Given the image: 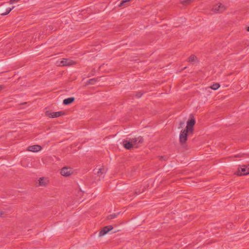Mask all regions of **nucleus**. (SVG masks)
Here are the masks:
<instances>
[{"label": "nucleus", "instance_id": "nucleus-1", "mask_svg": "<svg viewBox=\"0 0 249 249\" xmlns=\"http://www.w3.org/2000/svg\"><path fill=\"white\" fill-rule=\"evenodd\" d=\"M196 120L193 116H190L186 122V125L184 127V123L180 122L178 128L180 129L179 141L181 145L185 146L187 143L190 136L194 132Z\"/></svg>", "mask_w": 249, "mask_h": 249}, {"label": "nucleus", "instance_id": "nucleus-2", "mask_svg": "<svg viewBox=\"0 0 249 249\" xmlns=\"http://www.w3.org/2000/svg\"><path fill=\"white\" fill-rule=\"evenodd\" d=\"M141 138L134 137L124 140L123 141V145L125 149L131 150L133 148L137 147L138 143L141 142Z\"/></svg>", "mask_w": 249, "mask_h": 249}, {"label": "nucleus", "instance_id": "nucleus-3", "mask_svg": "<svg viewBox=\"0 0 249 249\" xmlns=\"http://www.w3.org/2000/svg\"><path fill=\"white\" fill-rule=\"evenodd\" d=\"M228 10V7L223 3L218 1L211 6V11L215 14H222Z\"/></svg>", "mask_w": 249, "mask_h": 249}, {"label": "nucleus", "instance_id": "nucleus-4", "mask_svg": "<svg viewBox=\"0 0 249 249\" xmlns=\"http://www.w3.org/2000/svg\"><path fill=\"white\" fill-rule=\"evenodd\" d=\"M45 116L48 119H55L64 116L66 113L64 110L54 111L53 110L49 109L46 110L45 113Z\"/></svg>", "mask_w": 249, "mask_h": 249}, {"label": "nucleus", "instance_id": "nucleus-5", "mask_svg": "<svg viewBox=\"0 0 249 249\" xmlns=\"http://www.w3.org/2000/svg\"><path fill=\"white\" fill-rule=\"evenodd\" d=\"M234 174L237 176H244L249 175V164L239 165Z\"/></svg>", "mask_w": 249, "mask_h": 249}, {"label": "nucleus", "instance_id": "nucleus-6", "mask_svg": "<svg viewBox=\"0 0 249 249\" xmlns=\"http://www.w3.org/2000/svg\"><path fill=\"white\" fill-rule=\"evenodd\" d=\"M60 175L64 178H69L74 174V170L70 166H65L59 170Z\"/></svg>", "mask_w": 249, "mask_h": 249}, {"label": "nucleus", "instance_id": "nucleus-7", "mask_svg": "<svg viewBox=\"0 0 249 249\" xmlns=\"http://www.w3.org/2000/svg\"><path fill=\"white\" fill-rule=\"evenodd\" d=\"M50 183V179L48 177H41L36 179L35 185L37 187H46Z\"/></svg>", "mask_w": 249, "mask_h": 249}, {"label": "nucleus", "instance_id": "nucleus-8", "mask_svg": "<svg viewBox=\"0 0 249 249\" xmlns=\"http://www.w3.org/2000/svg\"><path fill=\"white\" fill-rule=\"evenodd\" d=\"M76 64V61L68 58H62L61 60L57 61L56 63L57 65L59 67L71 66Z\"/></svg>", "mask_w": 249, "mask_h": 249}, {"label": "nucleus", "instance_id": "nucleus-9", "mask_svg": "<svg viewBox=\"0 0 249 249\" xmlns=\"http://www.w3.org/2000/svg\"><path fill=\"white\" fill-rule=\"evenodd\" d=\"M42 147L39 144H33L29 145L26 148V151L32 153H38L42 150Z\"/></svg>", "mask_w": 249, "mask_h": 249}, {"label": "nucleus", "instance_id": "nucleus-10", "mask_svg": "<svg viewBox=\"0 0 249 249\" xmlns=\"http://www.w3.org/2000/svg\"><path fill=\"white\" fill-rule=\"evenodd\" d=\"M113 227L111 225L104 227L99 231L98 236L99 237H102L107 234L109 231H111Z\"/></svg>", "mask_w": 249, "mask_h": 249}, {"label": "nucleus", "instance_id": "nucleus-11", "mask_svg": "<svg viewBox=\"0 0 249 249\" xmlns=\"http://www.w3.org/2000/svg\"><path fill=\"white\" fill-rule=\"evenodd\" d=\"M96 170L97 176L101 177L106 173L107 168L104 165H101L97 167Z\"/></svg>", "mask_w": 249, "mask_h": 249}, {"label": "nucleus", "instance_id": "nucleus-12", "mask_svg": "<svg viewBox=\"0 0 249 249\" xmlns=\"http://www.w3.org/2000/svg\"><path fill=\"white\" fill-rule=\"evenodd\" d=\"M179 3L183 6L186 7L191 5L194 1V0H179Z\"/></svg>", "mask_w": 249, "mask_h": 249}, {"label": "nucleus", "instance_id": "nucleus-13", "mask_svg": "<svg viewBox=\"0 0 249 249\" xmlns=\"http://www.w3.org/2000/svg\"><path fill=\"white\" fill-rule=\"evenodd\" d=\"M74 100L75 99L74 97H70L64 99L63 101V103L64 105H68L74 102Z\"/></svg>", "mask_w": 249, "mask_h": 249}, {"label": "nucleus", "instance_id": "nucleus-14", "mask_svg": "<svg viewBox=\"0 0 249 249\" xmlns=\"http://www.w3.org/2000/svg\"><path fill=\"white\" fill-rule=\"evenodd\" d=\"M197 60V57L194 54H191L187 58V61L189 62H196Z\"/></svg>", "mask_w": 249, "mask_h": 249}, {"label": "nucleus", "instance_id": "nucleus-15", "mask_svg": "<svg viewBox=\"0 0 249 249\" xmlns=\"http://www.w3.org/2000/svg\"><path fill=\"white\" fill-rule=\"evenodd\" d=\"M97 81V79L96 78L90 79L87 81L85 85L88 86V85H94L96 83Z\"/></svg>", "mask_w": 249, "mask_h": 249}, {"label": "nucleus", "instance_id": "nucleus-16", "mask_svg": "<svg viewBox=\"0 0 249 249\" xmlns=\"http://www.w3.org/2000/svg\"><path fill=\"white\" fill-rule=\"evenodd\" d=\"M220 87V85L218 83L213 84L210 87V88L213 90L217 89Z\"/></svg>", "mask_w": 249, "mask_h": 249}, {"label": "nucleus", "instance_id": "nucleus-17", "mask_svg": "<svg viewBox=\"0 0 249 249\" xmlns=\"http://www.w3.org/2000/svg\"><path fill=\"white\" fill-rule=\"evenodd\" d=\"M132 0H121V2L119 5V7H122L124 5L125 3L130 2Z\"/></svg>", "mask_w": 249, "mask_h": 249}, {"label": "nucleus", "instance_id": "nucleus-18", "mask_svg": "<svg viewBox=\"0 0 249 249\" xmlns=\"http://www.w3.org/2000/svg\"><path fill=\"white\" fill-rule=\"evenodd\" d=\"M20 0H10L9 1V4H13L15 3L18 2Z\"/></svg>", "mask_w": 249, "mask_h": 249}, {"label": "nucleus", "instance_id": "nucleus-19", "mask_svg": "<svg viewBox=\"0 0 249 249\" xmlns=\"http://www.w3.org/2000/svg\"><path fill=\"white\" fill-rule=\"evenodd\" d=\"M116 217V215L115 214H112L109 215L108 216V219H113V218H115Z\"/></svg>", "mask_w": 249, "mask_h": 249}, {"label": "nucleus", "instance_id": "nucleus-20", "mask_svg": "<svg viewBox=\"0 0 249 249\" xmlns=\"http://www.w3.org/2000/svg\"><path fill=\"white\" fill-rule=\"evenodd\" d=\"M12 9V8H9L8 10H7V11L5 13H2L1 15H7L11 12Z\"/></svg>", "mask_w": 249, "mask_h": 249}, {"label": "nucleus", "instance_id": "nucleus-21", "mask_svg": "<svg viewBox=\"0 0 249 249\" xmlns=\"http://www.w3.org/2000/svg\"><path fill=\"white\" fill-rule=\"evenodd\" d=\"M5 88V87L3 86V85H0V92L3 90Z\"/></svg>", "mask_w": 249, "mask_h": 249}, {"label": "nucleus", "instance_id": "nucleus-22", "mask_svg": "<svg viewBox=\"0 0 249 249\" xmlns=\"http://www.w3.org/2000/svg\"><path fill=\"white\" fill-rule=\"evenodd\" d=\"M246 30L248 31V32H249V26L247 27V28H246Z\"/></svg>", "mask_w": 249, "mask_h": 249}]
</instances>
